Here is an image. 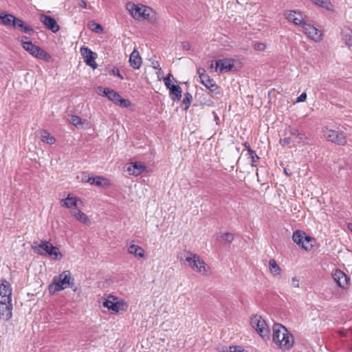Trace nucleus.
I'll return each mask as SVG.
<instances>
[{
  "label": "nucleus",
  "mask_w": 352,
  "mask_h": 352,
  "mask_svg": "<svg viewBox=\"0 0 352 352\" xmlns=\"http://www.w3.org/2000/svg\"><path fill=\"white\" fill-rule=\"evenodd\" d=\"M12 289L10 283L3 280L0 285V319L8 321L12 317Z\"/></svg>",
  "instance_id": "f257e3e1"
},
{
  "label": "nucleus",
  "mask_w": 352,
  "mask_h": 352,
  "mask_svg": "<svg viewBox=\"0 0 352 352\" xmlns=\"http://www.w3.org/2000/svg\"><path fill=\"white\" fill-rule=\"evenodd\" d=\"M32 249L38 254L50 257L56 261H60L63 257L59 248L54 246L47 241H41L40 243L34 242L32 245Z\"/></svg>",
  "instance_id": "7ed1b4c3"
},
{
  "label": "nucleus",
  "mask_w": 352,
  "mask_h": 352,
  "mask_svg": "<svg viewBox=\"0 0 352 352\" xmlns=\"http://www.w3.org/2000/svg\"><path fill=\"white\" fill-rule=\"evenodd\" d=\"M129 252L135 255V256L142 257L144 254V250L141 247L132 244L128 248Z\"/></svg>",
  "instance_id": "7c9ffc66"
},
{
  "label": "nucleus",
  "mask_w": 352,
  "mask_h": 352,
  "mask_svg": "<svg viewBox=\"0 0 352 352\" xmlns=\"http://www.w3.org/2000/svg\"><path fill=\"white\" fill-rule=\"evenodd\" d=\"M170 74H168L166 77L164 78V82L166 85V87L169 89V87L173 86V85L171 84V80L170 78Z\"/></svg>",
  "instance_id": "a18cd8bd"
},
{
  "label": "nucleus",
  "mask_w": 352,
  "mask_h": 352,
  "mask_svg": "<svg viewBox=\"0 0 352 352\" xmlns=\"http://www.w3.org/2000/svg\"><path fill=\"white\" fill-rule=\"evenodd\" d=\"M178 261L180 263H187L188 264H205L196 254L188 251H181L177 254Z\"/></svg>",
  "instance_id": "1a4fd4ad"
},
{
  "label": "nucleus",
  "mask_w": 352,
  "mask_h": 352,
  "mask_svg": "<svg viewBox=\"0 0 352 352\" xmlns=\"http://www.w3.org/2000/svg\"><path fill=\"white\" fill-rule=\"evenodd\" d=\"M24 24H25V23L21 19L15 16L12 27L14 28H20L21 29L22 27H23Z\"/></svg>",
  "instance_id": "a19ab883"
},
{
  "label": "nucleus",
  "mask_w": 352,
  "mask_h": 352,
  "mask_svg": "<svg viewBox=\"0 0 352 352\" xmlns=\"http://www.w3.org/2000/svg\"><path fill=\"white\" fill-rule=\"evenodd\" d=\"M194 272L201 275L208 276L212 273L210 265H190Z\"/></svg>",
  "instance_id": "cd10ccee"
},
{
  "label": "nucleus",
  "mask_w": 352,
  "mask_h": 352,
  "mask_svg": "<svg viewBox=\"0 0 352 352\" xmlns=\"http://www.w3.org/2000/svg\"><path fill=\"white\" fill-rule=\"evenodd\" d=\"M192 100V96L190 93L187 92V93L184 94V97L182 100V105H184L183 109L185 111H186L189 108Z\"/></svg>",
  "instance_id": "72a5a7b5"
},
{
  "label": "nucleus",
  "mask_w": 352,
  "mask_h": 352,
  "mask_svg": "<svg viewBox=\"0 0 352 352\" xmlns=\"http://www.w3.org/2000/svg\"><path fill=\"white\" fill-rule=\"evenodd\" d=\"M93 25L95 26V28H93V30H95L96 32H100L102 31V27L100 24L94 23Z\"/></svg>",
  "instance_id": "8fccbe9b"
},
{
  "label": "nucleus",
  "mask_w": 352,
  "mask_h": 352,
  "mask_svg": "<svg viewBox=\"0 0 352 352\" xmlns=\"http://www.w3.org/2000/svg\"><path fill=\"white\" fill-rule=\"evenodd\" d=\"M292 239L295 243H296L299 246H301L304 241V239H306V234L303 231L296 230L293 233Z\"/></svg>",
  "instance_id": "c85d7f7f"
},
{
  "label": "nucleus",
  "mask_w": 352,
  "mask_h": 352,
  "mask_svg": "<svg viewBox=\"0 0 352 352\" xmlns=\"http://www.w3.org/2000/svg\"><path fill=\"white\" fill-rule=\"evenodd\" d=\"M76 1H77V4L80 7H82V8H86L87 7V3H86V2L84 0H76Z\"/></svg>",
  "instance_id": "864d4df0"
},
{
  "label": "nucleus",
  "mask_w": 352,
  "mask_h": 352,
  "mask_svg": "<svg viewBox=\"0 0 352 352\" xmlns=\"http://www.w3.org/2000/svg\"><path fill=\"white\" fill-rule=\"evenodd\" d=\"M152 65L154 69H157L160 72H162V69L158 61H153Z\"/></svg>",
  "instance_id": "3c124183"
},
{
  "label": "nucleus",
  "mask_w": 352,
  "mask_h": 352,
  "mask_svg": "<svg viewBox=\"0 0 352 352\" xmlns=\"http://www.w3.org/2000/svg\"><path fill=\"white\" fill-rule=\"evenodd\" d=\"M269 264L272 265V264H276V263L274 259H271L269 262Z\"/></svg>",
  "instance_id": "13d9d810"
},
{
  "label": "nucleus",
  "mask_w": 352,
  "mask_h": 352,
  "mask_svg": "<svg viewBox=\"0 0 352 352\" xmlns=\"http://www.w3.org/2000/svg\"><path fill=\"white\" fill-rule=\"evenodd\" d=\"M145 6L142 4H135L133 2H129L126 5L127 10L129 12L131 15L136 19H140L142 17L141 12Z\"/></svg>",
  "instance_id": "f3484780"
},
{
  "label": "nucleus",
  "mask_w": 352,
  "mask_h": 352,
  "mask_svg": "<svg viewBox=\"0 0 352 352\" xmlns=\"http://www.w3.org/2000/svg\"><path fill=\"white\" fill-rule=\"evenodd\" d=\"M250 325L264 340L270 339V328L261 316H252L250 318Z\"/></svg>",
  "instance_id": "39448f33"
},
{
  "label": "nucleus",
  "mask_w": 352,
  "mask_h": 352,
  "mask_svg": "<svg viewBox=\"0 0 352 352\" xmlns=\"http://www.w3.org/2000/svg\"><path fill=\"white\" fill-rule=\"evenodd\" d=\"M80 53L82 56L83 57L85 63L92 67L93 69H96L98 65L96 64L95 60L96 58V54L92 52L87 47H80Z\"/></svg>",
  "instance_id": "f8f14e48"
},
{
  "label": "nucleus",
  "mask_w": 352,
  "mask_h": 352,
  "mask_svg": "<svg viewBox=\"0 0 352 352\" xmlns=\"http://www.w3.org/2000/svg\"><path fill=\"white\" fill-rule=\"evenodd\" d=\"M71 280V273L69 271H64L58 276H54L52 283L49 285L50 293L54 294L69 287Z\"/></svg>",
  "instance_id": "20e7f679"
},
{
  "label": "nucleus",
  "mask_w": 352,
  "mask_h": 352,
  "mask_svg": "<svg viewBox=\"0 0 352 352\" xmlns=\"http://www.w3.org/2000/svg\"><path fill=\"white\" fill-rule=\"evenodd\" d=\"M182 47L185 50H189L190 49V44L188 42H184L182 44Z\"/></svg>",
  "instance_id": "603ef678"
},
{
  "label": "nucleus",
  "mask_w": 352,
  "mask_h": 352,
  "mask_svg": "<svg viewBox=\"0 0 352 352\" xmlns=\"http://www.w3.org/2000/svg\"><path fill=\"white\" fill-rule=\"evenodd\" d=\"M161 72H160V71L158 70V72H157V74H160Z\"/></svg>",
  "instance_id": "052dcab7"
},
{
  "label": "nucleus",
  "mask_w": 352,
  "mask_h": 352,
  "mask_svg": "<svg viewBox=\"0 0 352 352\" xmlns=\"http://www.w3.org/2000/svg\"><path fill=\"white\" fill-rule=\"evenodd\" d=\"M30 41H28V38L25 36H23L21 39V44L23 42H30Z\"/></svg>",
  "instance_id": "4d7b16f0"
},
{
  "label": "nucleus",
  "mask_w": 352,
  "mask_h": 352,
  "mask_svg": "<svg viewBox=\"0 0 352 352\" xmlns=\"http://www.w3.org/2000/svg\"><path fill=\"white\" fill-rule=\"evenodd\" d=\"M323 134L324 138L329 142L342 146L346 144V137L343 133L338 131L329 129L326 127L323 129Z\"/></svg>",
  "instance_id": "6e6552de"
},
{
  "label": "nucleus",
  "mask_w": 352,
  "mask_h": 352,
  "mask_svg": "<svg viewBox=\"0 0 352 352\" xmlns=\"http://www.w3.org/2000/svg\"><path fill=\"white\" fill-rule=\"evenodd\" d=\"M253 48L256 51H264L266 49V45L263 43L256 42L254 43Z\"/></svg>",
  "instance_id": "58836bf2"
},
{
  "label": "nucleus",
  "mask_w": 352,
  "mask_h": 352,
  "mask_svg": "<svg viewBox=\"0 0 352 352\" xmlns=\"http://www.w3.org/2000/svg\"><path fill=\"white\" fill-rule=\"evenodd\" d=\"M15 16L12 14H8L4 11L0 10V20L1 23L6 26H12Z\"/></svg>",
  "instance_id": "a878e982"
},
{
  "label": "nucleus",
  "mask_w": 352,
  "mask_h": 352,
  "mask_svg": "<svg viewBox=\"0 0 352 352\" xmlns=\"http://www.w3.org/2000/svg\"><path fill=\"white\" fill-rule=\"evenodd\" d=\"M272 341L281 350L292 348L294 338L292 334L281 324L275 323L272 327Z\"/></svg>",
  "instance_id": "f03ea898"
},
{
  "label": "nucleus",
  "mask_w": 352,
  "mask_h": 352,
  "mask_svg": "<svg viewBox=\"0 0 352 352\" xmlns=\"http://www.w3.org/2000/svg\"><path fill=\"white\" fill-rule=\"evenodd\" d=\"M146 170V166L139 162H132L127 167V171L130 175H139Z\"/></svg>",
  "instance_id": "412c9836"
},
{
  "label": "nucleus",
  "mask_w": 352,
  "mask_h": 352,
  "mask_svg": "<svg viewBox=\"0 0 352 352\" xmlns=\"http://www.w3.org/2000/svg\"><path fill=\"white\" fill-rule=\"evenodd\" d=\"M315 243L316 240L314 238L306 235V239H304V241L300 247L307 251L311 250L314 247Z\"/></svg>",
  "instance_id": "2f4dec72"
},
{
  "label": "nucleus",
  "mask_w": 352,
  "mask_h": 352,
  "mask_svg": "<svg viewBox=\"0 0 352 352\" xmlns=\"http://www.w3.org/2000/svg\"><path fill=\"white\" fill-rule=\"evenodd\" d=\"M198 74L199 75V78L201 80V82L210 91L213 92L216 91L218 88L217 85L214 82V80L210 78L208 74H205L204 73H201V69H198Z\"/></svg>",
  "instance_id": "dca6fc26"
},
{
  "label": "nucleus",
  "mask_w": 352,
  "mask_h": 352,
  "mask_svg": "<svg viewBox=\"0 0 352 352\" xmlns=\"http://www.w3.org/2000/svg\"><path fill=\"white\" fill-rule=\"evenodd\" d=\"M103 95L120 107H128L131 105V102L129 100L122 98L121 96L113 89L107 87L104 88Z\"/></svg>",
  "instance_id": "0eeeda50"
},
{
  "label": "nucleus",
  "mask_w": 352,
  "mask_h": 352,
  "mask_svg": "<svg viewBox=\"0 0 352 352\" xmlns=\"http://www.w3.org/2000/svg\"><path fill=\"white\" fill-rule=\"evenodd\" d=\"M141 14V19H146L151 23H155L157 21L155 11L148 6H144Z\"/></svg>",
  "instance_id": "4be33fe9"
},
{
  "label": "nucleus",
  "mask_w": 352,
  "mask_h": 352,
  "mask_svg": "<svg viewBox=\"0 0 352 352\" xmlns=\"http://www.w3.org/2000/svg\"><path fill=\"white\" fill-rule=\"evenodd\" d=\"M269 270L274 276L279 275L281 272L280 265H269Z\"/></svg>",
  "instance_id": "4c0bfd02"
},
{
  "label": "nucleus",
  "mask_w": 352,
  "mask_h": 352,
  "mask_svg": "<svg viewBox=\"0 0 352 352\" xmlns=\"http://www.w3.org/2000/svg\"><path fill=\"white\" fill-rule=\"evenodd\" d=\"M70 121L71 123L76 127L82 124V119L78 116H72Z\"/></svg>",
  "instance_id": "c9c22d12"
},
{
  "label": "nucleus",
  "mask_w": 352,
  "mask_h": 352,
  "mask_svg": "<svg viewBox=\"0 0 352 352\" xmlns=\"http://www.w3.org/2000/svg\"><path fill=\"white\" fill-rule=\"evenodd\" d=\"M313 3L316 5H318L322 8H328L329 5L330 4L329 0H311Z\"/></svg>",
  "instance_id": "e433bc0d"
},
{
  "label": "nucleus",
  "mask_w": 352,
  "mask_h": 352,
  "mask_svg": "<svg viewBox=\"0 0 352 352\" xmlns=\"http://www.w3.org/2000/svg\"><path fill=\"white\" fill-rule=\"evenodd\" d=\"M307 99V94L305 92L302 93L296 99V102H301L305 101Z\"/></svg>",
  "instance_id": "49530a36"
},
{
  "label": "nucleus",
  "mask_w": 352,
  "mask_h": 352,
  "mask_svg": "<svg viewBox=\"0 0 352 352\" xmlns=\"http://www.w3.org/2000/svg\"><path fill=\"white\" fill-rule=\"evenodd\" d=\"M279 143L283 146L289 145L292 143V138L290 137L284 138L279 140Z\"/></svg>",
  "instance_id": "c03bdc74"
},
{
  "label": "nucleus",
  "mask_w": 352,
  "mask_h": 352,
  "mask_svg": "<svg viewBox=\"0 0 352 352\" xmlns=\"http://www.w3.org/2000/svg\"><path fill=\"white\" fill-rule=\"evenodd\" d=\"M86 182L100 187L108 186L110 184L109 180L102 176L89 177Z\"/></svg>",
  "instance_id": "5701e85b"
},
{
  "label": "nucleus",
  "mask_w": 352,
  "mask_h": 352,
  "mask_svg": "<svg viewBox=\"0 0 352 352\" xmlns=\"http://www.w3.org/2000/svg\"><path fill=\"white\" fill-rule=\"evenodd\" d=\"M234 60L232 58H224L217 60L215 62V71L219 73L228 72L234 67Z\"/></svg>",
  "instance_id": "4468645a"
},
{
  "label": "nucleus",
  "mask_w": 352,
  "mask_h": 352,
  "mask_svg": "<svg viewBox=\"0 0 352 352\" xmlns=\"http://www.w3.org/2000/svg\"><path fill=\"white\" fill-rule=\"evenodd\" d=\"M41 140L43 142H46L47 144H54L56 142L55 138L51 135L50 133L45 130H43L41 132Z\"/></svg>",
  "instance_id": "c756f323"
},
{
  "label": "nucleus",
  "mask_w": 352,
  "mask_h": 352,
  "mask_svg": "<svg viewBox=\"0 0 352 352\" xmlns=\"http://www.w3.org/2000/svg\"><path fill=\"white\" fill-rule=\"evenodd\" d=\"M220 238L224 243H231L234 239V235L231 232H226L221 234Z\"/></svg>",
  "instance_id": "473e14b6"
},
{
  "label": "nucleus",
  "mask_w": 352,
  "mask_h": 352,
  "mask_svg": "<svg viewBox=\"0 0 352 352\" xmlns=\"http://www.w3.org/2000/svg\"><path fill=\"white\" fill-rule=\"evenodd\" d=\"M103 306L113 313L126 311L127 305L122 300L118 301L117 298L111 296L103 302Z\"/></svg>",
  "instance_id": "9d476101"
},
{
  "label": "nucleus",
  "mask_w": 352,
  "mask_h": 352,
  "mask_svg": "<svg viewBox=\"0 0 352 352\" xmlns=\"http://www.w3.org/2000/svg\"><path fill=\"white\" fill-rule=\"evenodd\" d=\"M41 21L46 26V28L52 30L53 32H56L59 30V25L53 17L50 16L43 15L41 16Z\"/></svg>",
  "instance_id": "aec40b11"
},
{
  "label": "nucleus",
  "mask_w": 352,
  "mask_h": 352,
  "mask_svg": "<svg viewBox=\"0 0 352 352\" xmlns=\"http://www.w3.org/2000/svg\"><path fill=\"white\" fill-rule=\"evenodd\" d=\"M332 277L339 287L345 288L347 286L348 278L342 271L338 270H335L332 273Z\"/></svg>",
  "instance_id": "a211bd4d"
},
{
  "label": "nucleus",
  "mask_w": 352,
  "mask_h": 352,
  "mask_svg": "<svg viewBox=\"0 0 352 352\" xmlns=\"http://www.w3.org/2000/svg\"><path fill=\"white\" fill-rule=\"evenodd\" d=\"M130 65L135 69H139L142 65V58L140 56L139 52L134 49L129 57Z\"/></svg>",
  "instance_id": "b1692460"
},
{
  "label": "nucleus",
  "mask_w": 352,
  "mask_h": 352,
  "mask_svg": "<svg viewBox=\"0 0 352 352\" xmlns=\"http://www.w3.org/2000/svg\"><path fill=\"white\" fill-rule=\"evenodd\" d=\"M78 202H81L80 199L73 196L72 194H68L65 199L60 200V204L63 207L73 210V207L78 206Z\"/></svg>",
  "instance_id": "6ab92c4d"
},
{
  "label": "nucleus",
  "mask_w": 352,
  "mask_h": 352,
  "mask_svg": "<svg viewBox=\"0 0 352 352\" xmlns=\"http://www.w3.org/2000/svg\"><path fill=\"white\" fill-rule=\"evenodd\" d=\"M170 96L173 101L179 100L182 98V88L179 85L169 87Z\"/></svg>",
  "instance_id": "bb28decb"
},
{
  "label": "nucleus",
  "mask_w": 352,
  "mask_h": 352,
  "mask_svg": "<svg viewBox=\"0 0 352 352\" xmlns=\"http://www.w3.org/2000/svg\"><path fill=\"white\" fill-rule=\"evenodd\" d=\"M232 351L231 352H248L245 349L239 346H234V348H232Z\"/></svg>",
  "instance_id": "de8ad7c7"
},
{
  "label": "nucleus",
  "mask_w": 352,
  "mask_h": 352,
  "mask_svg": "<svg viewBox=\"0 0 352 352\" xmlns=\"http://www.w3.org/2000/svg\"><path fill=\"white\" fill-rule=\"evenodd\" d=\"M70 213L82 223L89 226L91 221L89 217L78 209L70 210Z\"/></svg>",
  "instance_id": "393cba45"
},
{
  "label": "nucleus",
  "mask_w": 352,
  "mask_h": 352,
  "mask_svg": "<svg viewBox=\"0 0 352 352\" xmlns=\"http://www.w3.org/2000/svg\"><path fill=\"white\" fill-rule=\"evenodd\" d=\"M288 131L290 135L295 137L297 139L298 144H302L303 145L309 144V135L306 133L305 131H300L296 128L292 127L290 126L288 127Z\"/></svg>",
  "instance_id": "ddd939ff"
},
{
  "label": "nucleus",
  "mask_w": 352,
  "mask_h": 352,
  "mask_svg": "<svg viewBox=\"0 0 352 352\" xmlns=\"http://www.w3.org/2000/svg\"><path fill=\"white\" fill-rule=\"evenodd\" d=\"M303 32L311 40L319 42L322 40V33L316 27L307 23L302 28Z\"/></svg>",
  "instance_id": "2eb2a0df"
},
{
  "label": "nucleus",
  "mask_w": 352,
  "mask_h": 352,
  "mask_svg": "<svg viewBox=\"0 0 352 352\" xmlns=\"http://www.w3.org/2000/svg\"><path fill=\"white\" fill-rule=\"evenodd\" d=\"M348 228L352 232V223L348 224Z\"/></svg>",
  "instance_id": "bf43d9fd"
},
{
  "label": "nucleus",
  "mask_w": 352,
  "mask_h": 352,
  "mask_svg": "<svg viewBox=\"0 0 352 352\" xmlns=\"http://www.w3.org/2000/svg\"><path fill=\"white\" fill-rule=\"evenodd\" d=\"M21 31L24 32V33H25V34H32L34 32L33 28H32L30 26L26 25L25 24H24L23 27H22L21 28Z\"/></svg>",
  "instance_id": "79ce46f5"
},
{
  "label": "nucleus",
  "mask_w": 352,
  "mask_h": 352,
  "mask_svg": "<svg viewBox=\"0 0 352 352\" xmlns=\"http://www.w3.org/2000/svg\"><path fill=\"white\" fill-rule=\"evenodd\" d=\"M292 285L296 287H298L299 286V284H298V280H296L295 278H293L292 279Z\"/></svg>",
  "instance_id": "6e6d98bb"
},
{
  "label": "nucleus",
  "mask_w": 352,
  "mask_h": 352,
  "mask_svg": "<svg viewBox=\"0 0 352 352\" xmlns=\"http://www.w3.org/2000/svg\"><path fill=\"white\" fill-rule=\"evenodd\" d=\"M243 145L246 148V149L248 151V153H252L253 150L251 148L250 145V144L248 142H245L243 144Z\"/></svg>",
  "instance_id": "5fc2aeb1"
},
{
  "label": "nucleus",
  "mask_w": 352,
  "mask_h": 352,
  "mask_svg": "<svg viewBox=\"0 0 352 352\" xmlns=\"http://www.w3.org/2000/svg\"><path fill=\"white\" fill-rule=\"evenodd\" d=\"M248 154L250 155L252 166H256V165L255 164L260 159L259 157L256 154L254 151H252V153H248Z\"/></svg>",
  "instance_id": "ea45409f"
},
{
  "label": "nucleus",
  "mask_w": 352,
  "mask_h": 352,
  "mask_svg": "<svg viewBox=\"0 0 352 352\" xmlns=\"http://www.w3.org/2000/svg\"><path fill=\"white\" fill-rule=\"evenodd\" d=\"M285 19L294 23L296 25H300L302 28L307 23V17L300 12L294 10H287L284 13Z\"/></svg>",
  "instance_id": "9b49d317"
},
{
  "label": "nucleus",
  "mask_w": 352,
  "mask_h": 352,
  "mask_svg": "<svg viewBox=\"0 0 352 352\" xmlns=\"http://www.w3.org/2000/svg\"><path fill=\"white\" fill-rule=\"evenodd\" d=\"M112 74L115 76H118L120 79H124L123 76L120 74L118 69L115 68L112 70Z\"/></svg>",
  "instance_id": "09e8293b"
},
{
  "label": "nucleus",
  "mask_w": 352,
  "mask_h": 352,
  "mask_svg": "<svg viewBox=\"0 0 352 352\" xmlns=\"http://www.w3.org/2000/svg\"><path fill=\"white\" fill-rule=\"evenodd\" d=\"M343 41L346 46H352V32H344L342 34Z\"/></svg>",
  "instance_id": "f704fd0d"
},
{
  "label": "nucleus",
  "mask_w": 352,
  "mask_h": 352,
  "mask_svg": "<svg viewBox=\"0 0 352 352\" xmlns=\"http://www.w3.org/2000/svg\"><path fill=\"white\" fill-rule=\"evenodd\" d=\"M234 348V346H219L217 348L219 352H231L232 351V349Z\"/></svg>",
  "instance_id": "37998d69"
},
{
  "label": "nucleus",
  "mask_w": 352,
  "mask_h": 352,
  "mask_svg": "<svg viewBox=\"0 0 352 352\" xmlns=\"http://www.w3.org/2000/svg\"><path fill=\"white\" fill-rule=\"evenodd\" d=\"M22 47L25 51L36 58L45 61H50L52 59V56L46 51L33 44L32 41L23 42Z\"/></svg>",
  "instance_id": "423d86ee"
}]
</instances>
